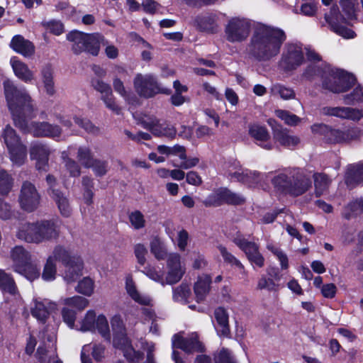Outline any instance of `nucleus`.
Masks as SVG:
<instances>
[{
  "label": "nucleus",
  "instance_id": "9b49d317",
  "mask_svg": "<svg viewBox=\"0 0 363 363\" xmlns=\"http://www.w3.org/2000/svg\"><path fill=\"white\" fill-rule=\"evenodd\" d=\"M67 39L72 43V50L75 53L85 51L94 56L98 55L100 45L104 41V37L100 33L89 34L78 30L69 33Z\"/></svg>",
  "mask_w": 363,
  "mask_h": 363
},
{
  "label": "nucleus",
  "instance_id": "49530a36",
  "mask_svg": "<svg viewBox=\"0 0 363 363\" xmlns=\"http://www.w3.org/2000/svg\"><path fill=\"white\" fill-rule=\"evenodd\" d=\"M313 179L315 194L317 196H320L328 190L331 179L324 173H315Z\"/></svg>",
  "mask_w": 363,
  "mask_h": 363
},
{
  "label": "nucleus",
  "instance_id": "2f4dec72",
  "mask_svg": "<svg viewBox=\"0 0 363 363\" xmlns=\"http://www.w3.org/2000/svg\"><path fill=\"white\" fill-rule=\"evenodd\" d=\"M211 278L207 274L199 276L194 283V291L197 301L205 299L210 291Z\"/></svg>",
  "mask_w": 363,
  "mask_h": 363
},
{
  "label": "nucleus",
  "instance_id": "f704fd0d",
  "mask_svg": "<svg viewBox=\"0 0 363 363\" xmlns=\"http://www.w3.org/2000/svg\"><path fill=\"white\" fill-rule=\"evenodd\" d=\"M53 69L50 65H44L40 70V79L46 94L52 96L55 93Z\"/></svg>",
  "mask_w": 363,
  "mask_h": 363
},
{
  "label": "nucleus",
  "instance_id": "bf43d9fd",
  "mask_svg": "<svg viewBox=\"0 0 363 363\" xmlns=\"http://www.w3.org/2000/svg\"><path fill=\"white\" fill-rule=\"evenodd\" d=\"M62 302L63 304L74 308L79 311L84 310L89 303L87 298L80 296H74L70 298H64Z\"/></svg>",
  "mask_w": 363,
  "mask_h": 363
},
{
  "label": "nucleus",
  "instance_id": "72a5a7b5",
  "mask_svg": "<svg viewBox=\"0 0 363 363\" xmlns=\"http://www.w3.org/2000/svg\"><path fill=\"white\" fill-rule=\"evenodd\" d=\"M195 24L202 31L214 33L218 31V25L215 15H203L197 16Z\"/></svg>",
  "mask_w": 363,
  "mask_h": 363
},
{
  "label": "nucleus",
  "instance_id": "13d9d810",
  "mask_svg": "<svg viewBox=\"0 0 363 363\" xmlns=\"http://www.w3.org/2000/svg\"><path fill=\"white\" fill-rule=\"evenodd\" d=\"M191 296V289L186 284L182 283L173 289V299L175 301L186 303Z\"/></svg>",
  "mask_w": 363,
  "mask_h": 363
},
{
  "label": "nucleus",
  "instance_id": "69168bd1",
  "mask_svg": "<svg viewBox=\"0 0 363 363\" xmlns=\"http://www.w3.org/2000/svg\"><path fill=\"white\" fill-rule=\"evenodd\" d=\"M56 274V264L53 261L52 257H49L47 259L44 269L43 272L42 277L45 281H52L55 278Z\"/></svg>",
  "mask_w": 363,
  "mask_h": 363
},
{
  "label": "nucleus",
  "instance_id": "3c124183",
  "mask_svg": "<svg viewBox=\"0 0 363 363\" xmlns=\"http://www.w3.org/2000/svg\"><path fill=\"white\" fill-rule=\"evenodd\" d=\"M270 93L272 96H279L284 100L294 99L295 92L289 87H286L280 84H273L270 88Z\"/></svg>",
  "mask_w": 363,
  "mask_h": 363
},
{
  "label": "nucleus",
  "instance_id": "4be33fe9",
  "mask_svg": "<svg viewBox=\"0 0 363 363\" xmlns=\"http://www.w3.org/2000/svg\"><path fill=\"white\" fill-rule=\"evenodd\" d=\"M91 85L94 89L101 94V99L106 107L118 114L120 108L115 102V97L111 86L100 79H93Z\"/></svg>",
  "mask_w": 363,
  "mask_h": 363
},
{
  "label": "nucleus",
  "instance_id": "c756f323",
  "mask_svg": "<svg viewBox=\"0 0 363 363\" xmlns=\"http://www.w3.org/2000/svg\"><path fill=\"white\" fill-rule=\"evenodd\" d=\"M10 64L15 75L26 83L32 82L34 79V73L27 65L21 61L16 57L11 58Z\"/></svg>",
  "mask_w": 363,
  "mask_h": 363
},
{
  "label": "nucleus",
  "instance_id": "423d86ee",
  "mask_svg": "<svg viewBox=\"0 0 363 363\" xmlns=\"http://www.w3.org/2000/svg\"><path fill=\"white\" fill-rule=\"evenodd\" d=\"M304 51L309 61L318 63L321 61L320 56L311 48H303L300 43H288L285 45L280 66L286 71H291L297 69L304 62Z\"/></svg>",
  "mask_w": 363,
  "mask_h": 363
},
{
  "label": "nucleus",
  "instance_id": "f257e3e1",
  "mask_svg": "<svg viewBox=\"0 0 363 363\" xmlns=\"http://www.w3.org/2000/svg\"><path fill=\"white\" fill-rule=\"evenodd\" d=\"M3 84L7 106L16 127L37 137L55 138L60 135L61 130L57 125L46 122L33 123L28 125L27 118L32 117L35 111L31 97L24 88L18 89L9 79L5 80Z\"/></svg>",
  "mask_w": 363,
  "mask_h": 363
},
{
  "label": "nucleus",
  "instance_id": "603ef678",
  "mask_svg": "<svg viewBox=\"0 0 363 363\" xmlns=\"http://www.w3.org/2000/svg\"><path fill=\"white\" fill-rule=\"evenodd\" d=\"M157 150L162 155L178 156L179 159L186 158V149L184 146L179 145H175L172 147L159 145Z\"/></svg>",
  "mask_w": 363,
  "mask_h": 363
},
{
  "label": "nucleus",
  "instance_id": "6e6552de",
  "mask_svg": "<svg viewBox=\"0 0 363 363\" xmlns=\"http://www.w3.org/2000/svg\"><path fill=\"white\" fill-rule=\"evenodd\" d=\"M311 130L315 134L323 135L328 143L333 144L350 143L359 140L363 135V130L359 127L340 129L325 124H315L311 126Z\"/></svg>",
  "mask_w": 363,
  "mask_h": 363
},
{
  "label": "nucleus",
  "instance_id": "5701e85b",
  "mask_svg": "<svg viewBox=\"0 0 363 363\" xmlns=\"http://www.w3.org/2000/svg\"><path fill=\"white\" fill-rule=\"evenodd\" d=\"M50 149L44 144L33 143L30 147V159L35 160V167L39 171H46L48 167Z\"/></svg>",
  "mask_w": 363,
  "mask_h": 363
},
{
  "label": "nucleus",
  "instance_id": "393cba45",
  "mask_svg": "<svg viewBox=\"0 0 363 363\" xmlns=\"http://www.w3.org/2000/svg\"><path fill=\"white\" fill-rule=\"evenodd\" d=\"M323 113L352 121H359L363 116L360 110L349 107H325Z\"/></svg>",
  "mask_w": 363,
  "mask_h": 363
},
{
  "label": "nucleus",
  "instance_id": "4d7b16f0",
  "mask_svg": "<svg viewBox=\"0 0 363 363\" xmlns=\"http://www.w3.org/2000/svg\"><path fill=\"white\" fill-rule=\"evenodd\" d=\"M96 320V313L93 310L88 311L84 318L80 321V327L78 330L86 332L95 330V323Z\"/></svg>",
  "mask_w": 363,
  "mask_h": 363
},
{
  "label": "nucleus",
  "instance_id": "f3484780",
  "mask_svg": "<svg viewBox=\"0 0 363 363\" xmlns=\"http://www.w3.org/2000/svg\"><path fill=\"white\" fill-rule=\"evenodd\" d=\"M325 19L330 29L336 34L346 39L354 38L355 33L344 25L345 19L340 13L339 9L337 6H332L330 12L325 13Z\"/></svg>",
  "mask_w": 363,
  "mask_h": 363
},
{
  "label": "nucleus",
  "instance_id": "f8f14e48",
  "mask_svg": "<svg viewBox=\"0 0 363 363\" xmlns=\"http://www.w3.org/2000/svg\"><path fill=\"white\" fill-rule=\"evenodd\" d=\"M1 137L9 150L11 160L18 166L22 165L27 157V149L15 130L7 125L3 130Z\"/></svg>",
  "mask_w": 363,
  "mask_h": 363
},
{
  "label": "nucleus",
  "instance_id": "7ed1b4c3",
  "mask_svg": "<svg viewBox=\"0 0 363 363\" xmlns=\"http://www.w3.org/2000/svg\"><path fill=\"white\" fill-rule=\"evenodd\" d=\"M320 75L323 86L334 93L347 91L354 83V77L344 70L332 68L320 61L317 65H310L304 72V76L312 79Z\"/></svg>",
  "mask_w": 363,
  "mask_h": 363
},
{
  "label": "nucleus",
  "instance_id": "e2e57ef3",
  "mask_svg": "<svg viewBox=\"0 0 363 363\" xmlns=\"http://www.w3.org/2000/svg\"><path fill=\"white\" fill-rule=\"evenodd\" d=\"M275 115L277 117L283 121L286 125L291 126L296 125L301 121V119L296 115L285 110H277L275 111Z\"/></svg>",
  "mask_w": 363,
  "mask_h": 363
},
{
  "label": "nucleus",
  "instance_id": "a211bd4d",
  "mask_svg": "<svg viewBox=\"0 0 363 363\" xmlns=\"http://www.w3.org/2000/svg\"><path fill=\"white\" fill-rule=\"evenodd\" d=\"M245 198L226 188H221L208 196L205 201L206 206H220L223 203L230 205H242Z\"/></svg>",
  "mask_w": 363,
  "mask_h": 363
},
{
  "label": "nucleus",
  "instance_id": "39448f33",
  "mask_svg": "<svg viewBox=\"0 0 363 363\" xmlns=\"http://www.w3.org/2000/svg\"><path fill=\"white\" fill-rule=\"evenodd\" d=\"M110 323L113 347L121 350L128 361L134 362L140 360L143 357V354L136 351L132 346L122 316L120 314H115L111 318Z\"/></svg>",
  "mask_w": 363,
  "mask_h": 363
},
{
  "label": "nucleus",
  "instance_id": "aec40b11",
  "mask_svg": "<svg viewBox=\"0 0 363 363\" xmlns=\"http://www.w3.org/2000/svg\"><path fill=\"white\" fill-rule=\"evenodd\" d=\"M248 133L255 143L262 148L270 150L274 147V143L265 126L258 123L250 124Z\"/></svg>",
  "mask_w": 363,
  "mask_h": 363
},
{
  "label": "nucleus",
  "instance_id": "412c9836",
  "mask_svg": "<svg viewBox=\"0 0 363 363\" xmlns=\"http://www.w3.org/2000/svg\"><path fill=\"white\" fill-rule=\"evenodd\" d=\"M57 309V304L48 299L35 298L33 300L30 312L38 320L44 323L51 312Z\"/></svg>",
  "mask_w": 363,
  "mask_h": 363
},
{
  "label": "nucleus",
  "instance_id": "b1692460",
  "mask_svg": "<svg viewBox=\"0 0 363 363\" xmlns=\"http://www.w3.org/2000/svg\"><path fill=\"white\" fill-rule=\"evenodd\" d=\"M60 225L54 220L38 221V244L56 239L59 236Z\"/></svg>",
  "mask_w": 363,
  "mask_h": 363
},
{
  "label": "nucleus",
  "instance_id": "473e14b6",
  "mask_svg": "<svg viewBox=\"0 0 363 363\" xmlns=\"http://www.w3.org/2000/svg\"><path fill=\"white\" fill-rule=\"evenodd\" d=\"M274 140L278 142L281 145L292 148L296 146L299 143V138L289 134L286 129H275L273 132Z\"/></svg>",
  "mask_w": 363,
  "mask_h": 363
},
{
  "label": "nucleus",
  "instance_id": "0e129e2a",
  "mask_svg": "<svg viewBox=\"0 0 363 363\" xmlns=\"http://www.w3.org/2000/svg\"><path fill=\"white\" fill-rule=\"evenodd\" d=\"M214 362L215 363H237L232 352L225 348H222L215 354Z\"/></svg>",
  "mask_w": 363,
  "mask_h": 363
},
{
  "label": "nucleus",
  "instance_id": "8fccbe9b",
  "mask_svg": "<svg viewBox=\"0 0 363 363\" xmlns=\"http://www.w3.org/2000/svg\"><path fill=\"white\" fill-rule=\"evenodd\" d=\"M363 212V198L357 199L345 206L342 216L346 219H350Z\"/></svg>",
  "mask_w": 363,
  "mask_h": 363
},
{
  "label": "nucleus",
  "instance_id": "4c0bfd02",
  "mask_svg": "<svg viewBox=\"0 0 363 363\" xmlns=\"http://www.w3.org/2000/svg\"><path fill=\"white\" fill-rule=\"evenodd\" d=\"M363 182V163L350 165L345 174V182L348 186H354Z\"/></svg>",
  "mask_w": 363,
  "mask_h": 363
},
{
  "label": "nucleus",
  "instance_id": "cd10ccee",
  "mask_svg": "<svg viewBox=\"0 0 363 363\" xmlns=\"http://www.w3.org/2000/svg\"><path fill=\"white\" fill-rule=\"evenodd\" d=\"M143 123L145 128L150 129L157 136L174 138L176 135L177 131L173 126H162L155 118H144Z\"/></svg>",
  "mask_w": 363,
  "mask_h": 363
},
{
  "label": "nucleus",
  "instance_id": "a18cd8bd",
  "mask_svg": "<svg viewBox=\"0 0 363 363\" xmlns=\"http://www.w3.org/2000/svg\"><path fill=\"white\" fill-rule=\"evenodd\" d=\"M113 87L114 91L123 97L128 104H134L136 102V97L125 89L121 78H113Z\"/></svg>",
  "mask_w": 363,
  "mask_h": 363
},
{
  "label": "nucleus",
  "instance_id": "c85d7f7f",
  "mask_svg": "<svg viewBox=\"0 0 363 363\" xmlns=\"http://www.w3.org/2000/svg\"><path fill=\"white\" fill-rule=\"evenodd\" d=\"M91 350V355L95 361L101 362L104 357L105 346L102 343L87 344L83 346L81 352V359L82 363H92L89 358V352Z\"/></svg>",
  "mask_w": 363,
  "mask_h": 363
},
{
  "label": "nucleus",
  "instance_id": "864d4df0",
  "mask_svg": "<svg viewBox=\"0 0 363 363\" xmlns=\"http://www.w3.org/2000/svg\"><path fill=\"white\" fill-rule=\"evenodd\" d=\"M214 315L218 324L221 327V335H228L229 333L228 314L226 311L223 308H218L215 310Z\"/></svg>",
  "mask_w": 363,
  "mask_h": 363
},
{
  "label": "nucleus",
  "instance_id": "4468645a",
  "mask_svg": "<svg viewBox=\"0 0 363 363\" xmlns=\"http://www.w3.org/2000/svg\"><path fill=\"white\" fill-rule=\"evenodd\" d=\"M250 21L235 17L230 18L225 28L226 39L231 43H240L245 40L250 33Z\"/></svg>",
  "mask_w": 363,
  "mask_h": 363
},
{
  "label": "nucleus",
  "instance_id": "774afa93",
  "mask_svg": "<svg viewBox=\"0 0 363 363\" xmlns=\"http://www.w3.org/2000/svg\"><path fill=\"white\" fill-rule=\"evenodd\" d=\"M363 99V89L358 86L353 91L344 96V102L348 105H353L362 101Z\"/></svg>",
  "mask_w": 363,
  "mask_h": 363
},
{
  "label": "nucleus",
  "instance_id": "dca6fc26",
  "mask_svg": "<svg viewBox=\"0 0 363 363\" xmlns=\"http://www.w3.org/2000/svg\"><path fill=\"white\" fill-rule=\"evenodd\" d=\"M21 208L27 212H33L38 208L40 202V196L35 186L28 182H25L18 196Z\"/></svg>",
  "mask_w": 363,
  "mask_h": 363
},
{
  "label": "nucleus",
  "instance_id": "1a4fd4ad",
  "mask_svg": "<svg viewBox=\"0 0 363 363\" xmlns=\"http://www.w3.org/2000/svg\"><path fill=\"white\" fill-rule=\"evenodd\" d=\"M10 257L16 272L23 275L30 281L39 277L40 267L33 260L30 253L23 246L17 245L13 247L11 250Z\"/></svg>",
  "mask_w": 363,
  "mask_h": 363
},
{
  "label": "nucleus",
  "instance_id": "ea45409f",
  "mask_svg": "<svg viewBox=\"0 0 363 363\" xmlns=\"http://www.w3.org/2000/svg\"><path fill=\"white\" fill-rule=\"evenodd\" d=\"M151 253L157 260L167 259L169 253L167 252L164 242L158 237L152 238L150 242Z\"/></svg>",
  "mask_w": 363,
  "mask_h": 363
},
{
  "label": "nucleus",
  "instance_id": "2eb2a0df",
  "mask_svg": "<svg viewBox=\"0 0 363 363\" xmlns=\"http://www.w3.org/2000/svg\"><path fill=\"white\" fill-rule=\"evenodd\" d=\"M166 264V284L172 285L179 282L186 272V265L182 260L181 255L177 252L169 253Z\"/></svg>",
  "mask_w": 363,
  "mask_h": 363
},
{
  "label": "nucleus",
  "instance_id": "79ce46f5",
  "mask_svg": "<svg viewBox=\"0 0 363 363\" xmlns=\"http://www.w3.org/2000/svg\"><path fill=\"white\" fill-rule=\"evenodd\" d=\"M95 330L108 342L111 340V333L107 318L104 314H100L96 317L95 323Z\"/></svg>",
  "mask_w": 363,
  "mask_h": 363
},
{
  "label": "nucleus",
  "instance_id": "6e6d98bb",
  "mask_svg": "<svg viewBox=\"0 0 363 363\" xmlns=\"http://www.w3.org/2000/svg\"><path fill=\"white\" fill-rule=\"evenodd\" d=\"M94 281L89 277H86L78 282L75 290L79 294L90 296L94 293Z\"/></svg>",
  "mask_w": 363,
  "mask_h": 363
},
{
  "label": "nucleus",
  "instance_id": "a19ab883",
  "mask_svg": "<svg viewBox=\"0 0 363 363\" xmlns=\"http://www.w3.org/2000/svg\"><path fill=\"white\" fill-rule=\"evenodd\" d=\"M72 147H69L67 150L62 152L61 157L62 159L65 168L72 177H77L81 174L79 165L72 159L69 157Z\"/></svg>",
  "mask_w": 363,
  "mask_h": 363
},
{
  "label": "nucleus",
  "instance_id": "c9c22d12",
  "mask_svg": "<svg viewBox=\"0 0 363 363\" xmlns=\"http://www.w3.org/2000/svg\"><path fill=\"white\" fill-rule=\"evenodd\" d=\"M0 289L4 294L13 296L15 299L20 296L14 280L10 274L2 269H0Z\"/></svg>",
  "mask_w": 363,
  "mask_h": 363
},
{
  "label": "nucleus",
  "instance_id": "f03ea898",
  "mask_svg": "<svg viewBox=\"0 0 363 363\" xmlns=\"http://www.w3.org/2000/svg\"><path fill=\"white\" fill-rule=\"evenodd\" d=\"M286 39V35L282 29L266 24H258L251 37L248 53L258 61H269L279 54Z\"/></svg>",
  "mask_w": 363,
  "mask_h": 363
},
{
  "label": "nucleus",
  "instance_id": "20e7f679",
  "mask_svg": "<svg viewBox=\"0 0 363 363\" xmlns=\"http://www.w3.org/2000/svg\"><path fill=\"white\" fill-rule=\"evenodd\" d=\"M274 189L294 196L302 195L311 186L308 175L299 168H287L271 179Z\"/></svg>",
  "mask_w": 363,
  "mask_h": 363
},
{
  "label": "nucleus",
  "instance_id": "5fc2aeb1",
  "mask_svg": "<svg viewBox=\"0 0 363 363\" xmlns=\"http://www.w3.org/2000/svg\"><path fill=\"white\" fill-rule=\"evenodd\" d=\"M77 158L84 167L89 168L94 164V159L91 150L88 147H79L77 150Z\"/></svg>",
  "mask_w": 363,
  "mask_h": 363
},
{
  "label": "nucleus",
  "instance_id": "680f3d73",
  "mask_svg": "<svg viewBox=\"0 0 363 363\" xmlns=\"http://www.w3.org/2000/svg\"><path fill=\"white\" fill-rule=\"evenodd\" d=\"M340 4L348 18L356 17L359 6L357 0H340Z\"/></svg>",
  "mask_w": 363,
  "mask_h": 363
},
{
  "label": "nucleus",
  "instance_id": "bb28decb",
  "mask_svg": "<svg viewBox=\"0 0 363 363\" xmlns=\"http://www.w3.org/2000/svg\"><path fill=\"white\" fill-rule=\"evenodd\" d=\"M16 236L26 242L38 244V222L21 223L17 228Z\"/></svg>",
  "mask_w": 363,
  "mask_h": 363
},
{
  "label": "nucleus",
  "instance_id": "de8ad7c7",
  "mask_svg": "<svg viewBox=\"0 0 363 363\" xmlns=\"http://www.w3.org/2000/svg\"><path fill=\"white\" fill-rule=\"evenodd\" d=\"M217 247L226 263L230 264L232 267L237 268L238 270H240L241 274L244 275L246 274V271L243 264L233 255H232L225 246L219 245Z\"/></svg>",
  "mask_w": 363,
  "mask_h": 363
},
{
  "label": "nucleus",
  "instance_id": "a878e982",
  "mask_svg": "<svg viewBox=\"0 0 363 363\" xmlns=\"http://www.w3.org/2000/svg\"><path fill=\"white\" fill-rule=\"evenodd\" d=\"M125 289L128 296L135 302L140 305L149 306L152 303V298L141 293L133 281V277L128 274L125 277Z\"/></svg>",
  "mask_w": 363,
  "mask_h": 363
},
{
  "label": "nucleus",
  "instance_id": "37998d69",
  "mask_svg": "<svg viewBox=\"0 0 363 363\" xmlns=\"http://www.w3.org/2000/svg\"><path fill=\"white\" fill-rule=\"evenodd\" d=\"M55 337V335L52 334L49 335L48 337V341L49 342V346L51 345L52 349L51 351H47L43 346H39L37 350V356L40 361L44 362L46 360L47 353L50 352L49 354V362L52 363H62L60 359H58L55 348H54V341Z\"/></svg>",
  "mask_w": 363,
  "mask_h": 363
},
{
  "label": "nucleus",
  "instance_id": "052dcab7",
  "mask_svg": "<svg viewBox=\"0 0 363 363\" xmlns=\"http://www.w3.org/2000/svg\"><path fill=\"white\" fill-rule=\"evenodd\" d=\"M128 220L131 227L135 230H140L145 227L146 220L143 213L135 210L128 214Z\"/></svg>",
  "mask_w": 363,
  "mask_h": 363
},
{
  "label": "nucleus",
  "instance_id": "09e8293b",
  "mask_svg": "<svg viewBox=\"0 0 363 363\" xmlns=\"http://www.w3.org/2000/svg\"><path fill=\"white\" fill-rule=\"evenodd\" d=\"M266 247L277 257L281 269L286 270L289 267V262L288 256L284 250L272 242H268Z\"/></svg>",
  "mask_w": 363,
  "mask_h": 363
},
{
  "label": "nucleus",
  "instance_id": "9d476101",
  "mask_svg": "<svg viewBox=\"0 0 363 363\" xmlns=\"http://www.w3.org/2000/svg\"><path fill=\"white\" fill-rule=\"evenodd\" d=\"M225 174L232 181L243 183L249 187L264 188L270 177L269 174H260L256 171L243 169L238 162L226 164Z\"/></svg>",
  "mask_w": 363,
  "mask_h": 363
},
{
  "label": "nucleus",
  "instance_id": "6ab92c4d",
  "mask_svg": "<svg viewBox=\"0 0 363 363\" xmlns=\"http://www.w3.org/2000/svg\"><path fill=\"white\" fill-rule=\"evenodd\" d=\"M172 347L179 348L186 353L203 352L204 348L196 333L190 334L186 338L179 334L174 335L172 337Z\"/></svg>",
  "mask_w": 363,
  "mask_h": 363
},
{
  "label": "nucleus",
  "instance_id": "338daca9",
  "mask_svg": "<svg viewBox=\"0 0 363 363\" xmlns=\"http://www.w3.org/2000/svg\"><path fill=\"white\" fill-rule=\"evenodd\" d=\"M143 322H151V326L150 328V332L157 335L158 333V326L156 322V315L155 312L149 308L143 309Z\"/></svg>",
  "mask_w": 363,
  "mask_h": 363
},
{
  "label": "nucleus",
  "instance_id": "58836bf2",
  "mask_svg": "<svg viewBox=\"0 0 363 363\" xmlns=\"http://www.w3.org/2000/svg\"><path fill=\"white\" fill-rule=\"evenodd\" d=\"M52 199L55 201L60 213L65 216H70L72 209L67 197L60 191L52 189Z\"/></svg>",
  "mask_w": 363,
  "mask_h": 363
},
{
  "label": "nucleus",
  "instance_id": "7c9ffc66",
  "mask_svg": "<svg viewBox=\"0 0 363 363\" xmlns=\"http://www.w3.org/2000/svg\"><path fill=\"white\" fill-rule=\"evenodd\" d=\"M10 46L15 52L25 57L31 56L35 51L33 43L20 35H16L12 38Z\"/></svg>",
  "mask_w": 363,
  "mask_h": 363
},
{
  "label": "nucleus",
  "instance_id": "c03bdc74",
  "mask_svg": "<svg viewBox=\"0 0 363 363\" xmlns=\"http://www.w3.org/2000/svg\"><path fill=\"white\" fill-rule=\"evenodd\" d=\"M142 272L149 279L162 286L167 284L164 274L158 266L148 264L142 270Z\"/></svg>",
  "mask_w": 363,
  "mask_h": 363
},
{
  "label": "nucleus",
  "instance_id": "0eeeda50",
  "mask_svg": "<svg viewBox=\"0 0 363 363\" xmlns=\"http://www.w3.org/2000/svg\"><path fill=\"white\" fill-rule=\"evenodd\" d=\"M50 257H53L55 262L59 261L65 266L64 279L67 283L75 281L82 275L84 269L83 259L69 248L57 245L55 247Z\"/></svg>",
  "mask_w": 363,
  "mask_h": 363
},
{
  "label": "nucleus",
  "instance_id": "e433bc0d",
  "mask_svg": "<svg viewBox=\"0 0 363 363\" xmlns=\"http://www.w3.org/2000/svg\"><path fill=\"white\" fill-rule=\"evenodd\" d=\"M233 242L245 252L247 257L259 250V247L257 243L254 241L249 240L241 234L236 235L233 238Z\"/></svg>",
  "mask_w": 363,
  "mask_h": 363
},
{
  "label": "nucleus",
  "instance_id": "ddd939ff",
  "mask_svg": "<svg viewBox=\"0 0 363 363\" xmlns=\"http://www.w3.org/2000/svg\"><path fill=\"white\" fill-rule=\"evenodd\" d=\"M133 85L135 91L144 98H151L160 93H170L169 89L162 87L155 77L150 74H136L133 79Z\"/></svg>",
  "mask_w": 363,
  "mask_h": 363
}]
</instances>
